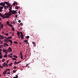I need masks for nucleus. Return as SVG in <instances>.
<instances>
[{
	"mask_svg": "<svg viewBox=\"0 0 78 78\" xmlns=\"http://www.w3.org/2000/svg\"><path fill=\"white\" fill-rule=\"evenodd\" d=\"M9 67H11V66L12 65V62L10 64H9Z\"/></svg>",
	"mask_w": 78,
	"mask_h": 78,
	"instance_id": "2eb2a0df",
	"label": "nucleus"
},
{
	"mask_svg": "<svg viewBox=\"0 0 78 78\" xmlns=\"http://www.w3.org/2000/svg\"><path fill=\"white\" fill-rule=\"evenodd\" d=\"M12 36H10V37H8V39H12Z\"/></svg>",
	"mask_w": 78,
	"mask_h": 78,
	"instance_id": "6ab92c4d",
	"label": "nucleus"
},
{
	"mask_svg": "<svg viewBox=\"0 0 78 78\" xmlns=\"http://www.w3.org/2000/svg\"><path fill=\"white\" fill-rule=\"evenodd\" d=\"M20 58L21 59H23V55H20Z\"/></svg>",
	"mask_w": 78,
	"mask_h": 78,
	"instance_id": "7c9ffc66",
	"label": "nucleus"
},
{
	"mask_svg": "<svg viewBox=\"0 0 78 78\" xmlns=\"http://www.w3.org/2000/svg\"><path fill=\"white\" fill-rule=\"evenodd\" d=\"M3 57V56H2V55H1L0 56V58L2 59Z\"/></svg>",
	"mask_w": 78,
	"mask_h": 78,
	"instance_id": "473e14b6",
	"label": "nucleus"
},
{
	"mask_svg": "<svg viewBox=\"0 0 78 78\" xmlns=\"http://www.w3.org/2000/svg\"><path fill=\"white\" fill-rule=\"evenodd\" d=\"M13 4L14 6H17V2H15L13 3Z\"/></svg>",
	"mask_w": 78,
	"mask_h": 78,
	"instance_id": "6e6552de",
	"label": "nucleus"
},
{
	"mask_svg": "<svg viewBox=\"0 0 78 78\" xmlns=\"http://www.w3.org/2000/svg\"><path fill=\"white\" fill-rule=\"evenodd\" d=\"M20 56H21V55H23L22 54V52H20Z\"/></svg>",
	"mask_w": 78,
	"mask_h": 78,
	"instance_id": "f704fd0d",
	"label": "nucleus"
},
{
	"mask_svg": "<svg viewBox=\"0 0 78 78\" xmlns=\"http://www.w3.org/2000/svg\"><path fill=\"white\" fill-rule=\"evenodd\" d=\"M30 37V36H27V39H29V38Z\"/></svg>",
	"mask_w": 78,
	"mask_h": 78,
	"instance_id": "79ce46f5",
	"label": "nucleus"
},
{
	"mask_svg": "<svg viewBox=\"0 0 78 78\" xmlns=\"http://www.w3.org/2000/svg\"><path fill=\"white\" fill-rule=\"evenodd\" d=\"M4 45H6L7 47H8V44L6 43H4Z\"/></svg>",
	"mask_w": 78,
	"mask_h": 78,
	"instance_id": "4be33fe9",
	"label": "nucleus"
},
{
	"mask_svg": "<svg viewBox=\"0 0 78 78\" xmlns=\"http://www.w3.org/2000/svg\"><path fill=\"white\" fill-rule=\"evenodd\" d=\"M6 23L7 25H9V21H7Z\"/></svg>",
	"mask_w": 78,
	"mask_h": 78,
	"instance_id": "f3484780",
	"label": "nucleus"
},
{
	"mask_svg": "<svg viewBox=\"0 0 78 78\" xmlns=\"http://www.w3.org/2000/svg\"><path fill=\"white\" fill-rule=\"evenodd\" d=\"M7 71H10V69H7Z\"/></svg>",
	"mask_w": 78,
	"mask_h": 78,
	"instance_id": "3c124183",
	"label": "nucleus"
},
{
	"mask_svg": "<svg viewBox=\"0 0 78 78\" xmlns=\"http://www.w3.org/2000/svg\"><path fill=\"white\" fill-rule=\"evenodd\" d=\"M24 36V35H21L20 37H21L22 39L24 38V37H23Z\"/></svg>",
	"mask_w": 78,
	"mask_h": 78,
	"instance_id": "9b49d317",
	"label": "nucleus"
},
{
	"mask_svg": "<svg viewBox=\"0 0 78 78\" xmlns=\"http://www.w3.org/2000/svg\"><path fill=\"white\" fill-rule=\"evenodd\" d=\"M4 35H6V36H9V34L8 33H6V34L5 33Z\"/></svg>",
	"mask_w": 78,
	"mask_h": 78,
	"instance_id": "393cba45",
	"label": "nucleus"
},
{
	"mask_svg": "<svg viewBox=\"0 0 78 78\" xmlns=\"http://www.w3.org/2000/svg\"><path fill=\"white\" fill-rule=\"evenodd\" d=\"M5 37V39H8V40H9V39L8 38Z\"/></svg>",
	"mask_w": 78,
	"mask_h": 78,
	"instance_id": "8fccbe9b",
	"label": "nucleus"
},
{
	"mask_svg": "<svg viewBox=\"0 0 78 78\" xmlns=\"http://www.w3.org/2000/svg\"><path fill=\"white\" fill-rule=\"evenodd\" d=\"M13 56L14 58H18V57L16 55H13Z\"/></svg>",
	"mask_w": 78,
	"mask_h": 78,
	"instance_id": "aec40b11",
	"label": "nucleus"
},
{
	"mask_svg": "<svg viewBox=\"0 0 78 78\" xmlns=\"http://www.w3.org/2000/svg\"><path fill=\"white\" fill-rule=\"evenodd\" d=\"M18 22H19V23H20L21 22V21L20 20H19L18 21Z\"/></svg>",
	"mask_w": 78,
	"mask_h": 78,
	"instance_id": "603ef678",
	"label": "nucleus"
},
{
	"mask_svg": "<svg viewBox=\"0 0 78 78\" xmlns=\"http://www.w3.org/2000/svg\"><path fill=\"white\" fill-rule=\"evenodd\" d=\"M13 72L14 73H16V70H13Z\"/></svg>",
	"mask_w": 78,
	"mask_h": 78,
	"instance_id": "4c0bfd02",
	"label": "nucleus"
},
{
	"mask_svg": "<svg viewBox=\"0 0 78 78\" xmlns=\"http://www.w3.org/2000/svg\"><path fill=\"white\" fill-rule=\"evenodd\" d=\"M7 73V74H10V73L8 72V73Z\"/></svg>",
	"mask_w": 78,
	"mask_h": 78,
	"instance_id": "774afa93",
	"label": "nucleus"
},
{
	"mask_svg": "<svg viewBox=\"0 0 78 78\" xmlns=\"http://www.w3.org/2000/svg\"><path fill=\"white\" fill-rule=\"evenodd\" d=\"M10 6H9V7L11 9H12V5H10Z\"/></svg>",
	"mask_w": 78,
	"mask_h": 78,
	"instance_id": "a211bd4d",
	"label": "nucleus"
},
{
	"mask_svg": "<svg viewBox=\"0 0 78 78\" xmlns=\"http://www.w3.org/2000/svg\"><path fill=\"white\" fill-rule=\"evenodd\" d=\"M8 56H10V58H12V56H10L9 55Z\"/></svg>",
	"mask_w": 78,
	"mask_h": 78,
	"instance_id": "49530a36",
	"label": "nucleus"
},
{
	"mask_svg": "<svg viewBox=\"0 0 78 78\" xmlns=\"http://www.w3.org/2000/svg\"><path fill=\"white\" fill-rule=\"evenodd\" d=\"M2 34H5V32H3V31H2Z\"/></svg>",
	"mask_w": 78,
	"mask_h": 78,
	"instance_id": "680f3d73",
	"label": "nucleus"
},
{
	"mask_svg": "<svg viewBox=\"0 0 78 78\" xmlns=\"http://www.w3.org/2000/svg\"><path fill=\"white\" fill-rule=\"evenodd\" d=\"M4 41H7V40L6 39H4Z\"/></svg>",
	"mask_w": 78,
	"mask_h": 78,
	"instance_id": "69168bd1",
	"label": "nucleus"
},
{
	"mask_svg": "<svg viewBox=\"0 0 78 78\" xmlns=\"http://www.w3.org/2000/svg\"><path fill=\"white\" fill-rule=\"evenodd\" d=\"M6 62H5L3 64V66H4V67H5V66H6Z\"/></svg>",
	"mask_w": 78,
	"mask_h": 78,
	"instance_id": "9d476101",
	"label": "nucleus"
},
{
	"mask_svg": "<svg viewBox=\"0 0 78 78\" xmlns=\"http://www.w3.org/2000/svg\"><path fill=\"white\" fill-rule=\"evenodd\" d=\"M7 56H8V55L7 54H5V55H4V58H7Z\"/></svg>",
	"mask_w": 78,
	"mask_h": 78,
	"instance_id": "cd10ccee",
	"label": "nucleus"
},
{
	"mask_svg": "<svg viewBox=\"0 0 78 78\" xmlns=\"http://www.w3.org/2000/svg\"><path fill=\"white\" fill-rule=\"evenodd\" d=\"M2 19H5V17L4 16V17H2Z\"/></svg>",
	"mask_w": 78,
	"mask_h": 78,
	"instance_id": "6e6d98bb",
	"label": "nucleus"
},
{
	"mask_svg": "<svg viewBox=\"0 0 78 78\" xmlns=\"http://www.w3.org/2000/svg\"><path fill=\"white\" fill-rule=\"evenodd\" d=\"M1 28H3V27H4V26L3 25V24L2 23L1 24Z\"/></svg>",
	"mask_w": 78,
	"mask_h": 78,
	"instance_id": "dca6fc26",
	"label": "nucleus"
},
{
	"mask_svg": "<svg viewBox=\"0 0 78 78\" xmlns=\"http://www.w3.org/2000/svg\"><path fill=\"white\" fill-rule=\"evenodd\" d=\"M3 6H0V9H3Z\"/></svg>",
	"mask_w": 78,
	"mask_h": 78,
	"instance_id": "a878e982",
	"label": "nucleus"
},
{
	"mask_svg": "<svg viewBox=\"0 0 78 78\" xmlns=\"http://www.w3.org/2000/svg\"><path fill=\"white\" fill-rule=\"evenodd\" d=\"M13 68H14V69H16L17 67H16V66H14V67H13Z\"/></svg>",
	"mask_w": 78,
	"mask_h": 78,
	"instance_id": "5fc2aeb1",
	"label": "nucleus"
},
{
	"mask_svg": "<svg viewBox=\"0 0 78 78\" xmlns=\"http://www.w3.org/2000/svg\"><path fill=\"white\" fill-rule=\"evenodd\" d=\"M19 14H20V11H19Z\"/></svg>",
	"mask_w": 78,
	"mask_h": 78,
	"instance_id": "4d7b16f0",
	"label": "nucleus"
},
{
	"mask_svg": "<svg viewBox=\"0 0 78 78\" xmlns=\"http://www.w3.org/2000/svg\"><path fill=\"white\" fill-rule=\"evenodd\" d=\"M32 44H33V45H34V47H36V43H35L34 42H32Z\"/></svg>",
	"mask_w": 78,
	"mask_h": 78,
	"instance_id": "f8f14e48",
	"label": "nucleus"
},
{
	"mask_svg": "<svg viewBox=\"0 0 78 78\" xmlns=\"http://www.w3.org/2000/svg\"><path fill=\"white\" fill-rule=\"evenodd\" d=\"M5 18H8V16H5Z\"/></svg>",
	"mask_w": 78,
	"mask_h": 78,
	"instance_id": "864d4df0",
	"label": "nucleus"
},
{
	"mask_svg": "<svg viewBox=\"0 0 78 78\" xmlns=\"http://www.w3.org/2000/svg\"><path fill=\"white\" fill-rule=\"evenodd\" d=\"M12 31H15V30L14 29V28H12Z\"/></svg>",
	"mask_w": 78,
	"mask_h": 78,
	"instance_id": "72a5a7b5",
	"label": "nucleus"
},
{
	"mask_svg": "<svg viewBox=\"0 0 78 78\" xmlns=\"http://www.w3.org/2000/svg\"><path fill=\"white\" fill-rule=\"evenodd\" d=\"M6 16H10L12 15V13H5Z\"/></svg>",
	"mask_w": 78,
	"mask_h": 78,
	"instance_id": "20e7f679",
	"label": "nucleus"
},
{
	"mask_svg": "<svg viewBox=\"0 0 78 78\" xmlns=\"http://www.w3.org/2000/svg\"><path fill=\"white\" fill-rule=\"evenodd\" d=\"M3 75H6V73H5V72H4V73H3Z\"/></svg>",
	"mask_w": 78,
	"mask_h": 78,
	"instance_id": "37998d69",
	"label": "nucleus"
},
{
	"mask_svg": "<svg viewBox=\"0 0 78 78\" xmlns=\"http://www.w3.org/2000/svg\"><path fill=\"white\" fill-rule=\"evenodd\" d=\"M16 21H14V22L13 23L14 24H15V23H16Z\"/></svg>",
	"mask_w": 78,
	"mask_h": 78,
	"instance_id": "a19ab883",
	"label": "nucleus"
},
{
	"mask_svg": "<svg viewBox=\"0 0 78 78\" xmlns=\"http://www.w3.org/2000/svg\"><path fill=\"white\" fill-rule=\"evenodd\" d=\"M17 34L18 36H20V33L19 32H17Z\"/></svg>",
	"mask_w": 78,
	"mask_h": 78,
	"instance_id": "4468645a",
	"label": "nucleus"
},
{
	"mask_svg": "<svg viewBox=\"0 0 78 78\" xmlns=\"http://www.w3.org/2000/svg\"><path fill=\"white\" fill-rule=\"evenodd\" d=\"M2 46H3V45H0V48H2Z\"/></svg>",
	"mask_w": 78,
	"mask_h": 78,
	"instance_id": "0e129e2a",
	"label": "nucleus"
},
{
	"mask_svg": "<svg viewBox=\"0 0 78 78\" xmlns=\"http://www.w3.org/2000/svg\"><path fill=\"white\" fill-rule=\"evenodd\" d=\"M23 42H25V43H26V44H28V41H27V40L25 39V40H24L23 41Z\"/></svg>",
	"mask_w": 78,
	"mask_h": 78,
	"instance_id": "39448f33",
	"label": "nucleus"
},
{
	"mask_svg": "<svg viewBox=\"0 0 78 78\" xmlns=\"http://www.w3.org/2000/svg\"><path fill=\"white\" fill-rule=\"evenodd\" d=\"M8 41H9V40H7V41H4V42H6V43H9V42H8Z\"/></svg>",
	"mask_w": 78,
	"mask_h": 78,
	"instance_id": "c756f323",
	"label": "nucleus"
},
{
	"mask_svg": "<svg viewBox=\"0 0 78 78\" xmlns=\"http://www.w3.org/2000/svg\"><path fill=\"white\" fill-rule=\"evenodd\" d=\"M5 53H6V54H8V52L7 51L5 52Z\"/></svg>",
	"mask_w": 78,
	"mask_h": 78,
	"instance_id": "052dcab7",
	"label": "nucleus"
},
{
	"mask_svg": "<svg viewBox=\"0 0 78 78\" xmlns=\"http://www.w3.org/2000/svg\"><path fill=\"white\" fill-rule=\"evenodd\" d=\"M9 26H10V27H12V25H11V24H9Z\"/></svg>",
	"mask_w": 78,
	"mask_h": 78,
	"instance_id": "ea45409f",
	"label": "nucleus"
},
{
	"mask_svg": "<svg viewBox=\"0 0 78 78\" xmlns=\"http://www.w3.org/2000/svg\"><path fill=\"white\" fill-rule=\"evenodd\" d=\"M20 62H22V61H20V62H17V64H19V63H20Z\"/></svg>",
	"mask_w": 78,
	"mask_h": 78,
	"instance_id": "e433bc0d",
	"label": "nucleus"
},
{
	"mask_svg": "<svg viewBox=\"0 0 78 78\" xmlns=\"http://www.w3.org/2000/svg\"><path fill=\"white\" fill-rule=\"evenodd\" d=\"M9 7V6H4V9H6V8H8Z\"/></svg>",
	"mask_w": 78,
	"mask_h": 78,
	"instance_id": "ddd939ff",
	"label": "nucleus"
},
{
	"mask_svg": "<svg viewBox=\"0 0 78 78\" xmlns=\"http://www.w3.org/2000/svg\"><path fill=\"white\" fill-rule=\"evenodd\" d=\"M20 33L21 34V36L23 35V33H22V32L21 31H20Z\"/></svg>",
	"mask_w": 78,
	"mask_h": 78,
	"instance_id": "bb28decb",
	"label": "nucleus"
},
{
	"mask_svg": "<svg viewBox=\"0 0 78 78\" xmlns=\"http://www.w3.org/2000/svg\"><path fill=\"white\" fill-rule=\"evenodd\" d=\"M14 44H18V43L16 41H14Z\"/></svg>",
	"mask_w": 78,
	"mask_h": 78,
	"instance_id": "5701e85b",
	"label": "nucleus"
},
{
	"mask_svg": "<svg viewBox=\"0 0 78 78\" xmlns=\"http://www.w3.org/2000/svg\"><path fill=\"white\" fill-rule=\"evenodd\" d=\"M15 8L16 9H19V7L18 6H16Z\"/></svg>",
	"mask_w": 78,
	"mask_h": 78,
	"instance_id": "b1692460",
	"label": "nucleus"
},
{
	"mask_svg": "<svg viewBox=\"0 0 78 78\" xmlns=\"http://www.w3.org/2000/svg\"><path fill=\"white\" fill-rule=\"evenodd\" d=\"M8 62H9V60H8L6 62V64H8Z\"/></svg>",
	"mask_w": 78,
	"mask_h": 78,
	"instance_id": "58836bf2",
	"label": "nucleus"
},
{
	"mask_svg": "<svg viewBox=\"0 0 78 78\" xmlns=\"http://www.w3.org/2000/svg\"><path fill=\"white\" fill-rule=\"evenodd\" d=\"M9 42H10V43H12V41H11V40L9 39Z\"/></svg>",
	"mask_w": 78,
	"mask_h": 78,
	"instance_id": "412c9836",
	"label": "nucleus"
},
{
	"mask_svg": "<svg viewBox=\"0 0 78 78\" xmlns=\"http://www.w3.org/2000/svg\"><path fill=\"white\" fill-rule=\"evenodd\" d=\"M41 62L42 63V64H44V63H45V62H44V59H42L41 60Z\"/></svg>",
	"mask_w": 78,
	"mask_h": 78,
	"instance_id": "0eeeda50",
	"label": "nucleus"
},
{
	"mask_svg": "<svg viewBox=\"0 0 78 78\" xmlns=\"http://www.w3.org/2000/svg\"><path fill=\"white\" fill-rule=\"evenodd\" d=\"M16 78H18V75H16Z\"/></svg>",
	"mask_w": 78,
	"mask_h": 78,
	"instance_id": "09e8293b",
	"label": "nucleus"
},
{
	"mask_svg": "<svg viewBox=\"0 0 78 78\" xmlns=\"http://www.w3.org/2000/svg\"><path fill=\"white\" fill-rule=\"evenodd\" d=\"M5 61V59H3L2 60V62H4Z\"/></svg>",
	"mask_w": 78,
	"mask_h": 78,
	"instance_id": "de8ad7c7",
	"label": "nucleus"
},
{
	"mask_svg": "<svg viewBox=\"0 0 78 78\" xmlns=\"http://www.w3.org/2000/svg\"><path fill=\"white\" fill-rule=\"evenodd\" d=\"M11 9H9V13H12V11H11L12 10H11Z\"/></svg>",
	"mask_w": 78,
	"mask_h": 78,
	"instance_id": "1a4fd4ad",
	"label": "nucleus"
},
{
	"mask_svg": "<svg viewBox=\"0 0 78 78\" xmlns=\"http://www.w3.org/2000/svg\"><path fill=\"white\" fill-rule=\"evenodd\" d=\"M20 25H21V26H23V23H20Z\"/></svg>",
	"mask_w": 78,
	"mask_h": 78,
	"instance_id": "c03bdc74",
	"label": "nucleus"
},
{
	"mask_svg": "<svg viewBox=\"0 0 78 78\" xmlns=\"http://www.w3.org/2000/svg\"><path fill=\"white\" fill-rule=\"evenodd\" d=\"M4 3H5V4H6V5H8V6H10L11 5V4H10L9 2H5Z\"/></svg>",
	"mask_w": 78,
	"mask_h": 78,
	"instance_id": "f03ea898",
	"label": "nucleus"
},
{
	"mask_svg": "<svg viewBox=\"0 0 78 78\" xmlns=\"http://www.w3.org/2000/svg\"><path fill=\"white\" fill-rule=\"evenodd\" d=\"M7 71V70H5V71H4V72L5 73H7V71Z\"/></svg>",
	"mask_w": 78,
	"mask_h": 78,
	"instance_id": "a18cd8bd",
	"label": "nucleus"
},
{
	"mask_svg": "<svg viewBox=\"0 0 78 78\" xmlns=\"http://www.w3.org/2000/svg\"><path fill=\"white\" fill-rule=\"evenodd\" d=\"M5 3L4 2H1L0 3V6H5Z\"/></svg>",
	"mask_w": 78,
	"mask_h": 78,
	"instance_id": "7ed1b4c3",
	"label": "nucleus"
},
{
	"mask_svg": "<svg viewBox=\"0 0 78 78\" xmlns=\"http://www.w3.org/2000/svg\"><path fill=\"white\" fill-rule=\"evenodd\" d=\"M14 59H15V61H17V59H16V58H14Z\"/></svg>",
	"mask_w": 78,
	"mask_h": 78,
	"instance_id": "338daca9",
	"label": "nucleus"
},
{
	"mask_svg": "<svg viewBox=\"0 0 78 78\" xmlns=\"http://www.w3.org/2000/svg\"><path fill=\"white\" fill-rule=\"evenodd\" d=\"M9 50H11V51H12V49H11V47H9V48H8Z\"/></svg>",
	"mask_w": 78,
	"mask_h": 78,
	"instance_id": "c85d7f7f",
	"label": "nucleus"
},
{
	"mask_svg": "<svg viewBox=\"0 0 78 78\" xmlns=\"http://www.w3.org/2000/svg\"><path fill=\"white\" fill-rule=\"evenodd\" d=\"M2 12V9H0V12Z\"/></svg>",
	"mask_w": 78,
	"mask_h": 78,
	"instance_id": "bf43d9fd",
	"label": "nucleus"
},
{
	"mask_svg": "<svg viewBox=\"0 0 78 78\" xmlns=\"http://www.w3.org/2000/svg\"><path fill=\"white\" fill-rule=\"evenodd\" d=\"M16 64H17V62H14V65H15Z\"/></svg>",
	"mask_w": 78,
	"mask_h": 78,
	"instance_id": "2f4dec72",
	"label": "nucleus"
},
{
	"mask_svg": "<svg viewBox=\"0 0 78 78\" xmlns=\"http://www.w3.org/2000/svg\"><path fill=\"white\" fill-rule=\"evenodd\" d=\"M2 50V49H0V52H1Z\"/></svg>",
	"mask_w": 78,
	"mask_h": 78,
	"instance_id": "e2e57ef3",
	"label": "nucleus"
},
{
	"mask_svg": "<svg viewBox=\"0 0 78 78\" xmlns=\"http://www.w3.org/2000/svg\"><path fill=\"white\" fill-rule=\"evenodd\" d=\"M4 16V15H3L2 14H1V17H3Z\"/></svg>",
	"mask_w": 78,
	"mask_h": 78,
	"instance_id": "c9c22d12",
	"label": "nucleus"
},
{
	"mask_svg": "<svg viewBox=\"0 0 78 78\" xmlns=\"http://www.w3.org/2000/svg\"><path fill=\"white\" fill-rule=\"evenodd\" d=\"M0 67L1 68H3V66H1V65H0Z\"/></svg>",
	"mask_w": 78,
	"mask_h": 78,
	"instance_id": "13d9d810",
	"label": "nucleus"
},
{
	"mask_svg": "<svg viewBox=\"0 0 78 78\" xmlns=\"http://www.w3.org/2000/svg\"><path fill=\"white\" fill-rule=\"evenodd\" d=\"M12 12V14H16V12H17V10L14 11V10H13L12 11H11Z\"/></svg>",
	"mask_w": 78,
	"mask_h": 78,
	"instance_id": "f257e3e1",
	"label": "nucleus"
},
{
	"mask_svg": "<svg viewBox=\"0 0 78 78\" xmlns=\"http://www.w3.org/2000/svg\"><path fill=\"white\" fill-rule=\"evenodd\" d=\"M4 38L5 37L3 36L0 35V39H4Z\"/></svg>",
	"mask_w": 78,
	"mask_h": 78,
	"instance_id": "423d86ee",
	"label": "nucleus"
}]
</instances>
